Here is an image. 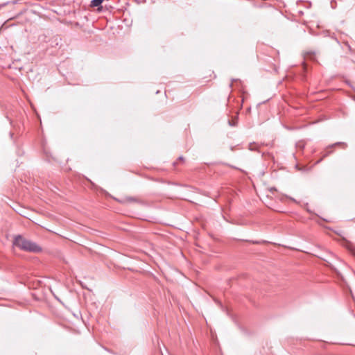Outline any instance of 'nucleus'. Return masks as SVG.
Instances as JSON below:
<instances>
[{"label":"nucleus","mask_w":355,"mask_h":355,"mask_svg":"<svg viewBox=\"0 0 355 355\" xmlns=\"http://www.w3.org/2000/svg\"><path fill=\"white\" fill-rule=\"evenodd\" d=\"M120 202L123 204L134 202L144 204V201L141 198L135 196H125Z\"/></svg>","instance_id":"obj_2"},{"label":"nucleus","mask_w":355,"mask_h":355,"mask_svg":"<svg viewBox=\"0 0 355 355\" xmlns=\"http://www.w3.org/2000/svg\"><path fill=\"white\" fill-rule=\"evenodd\" d=\"M336 146H341L342 148H346L347 145L346 143H344V142H336L327 148L325 153H324L322 157H325L328 156L329 154H331L332 153V151L329 150V149L332 148L334 147H336Z\"/></svg>","instance_id":"obj_3"},{"label":"nucleus","mask_w":355,"mask_h":355,"mask_svg":"<svg viewBox=\"0 0 355 355\" xmlns=\"http://www.w3.org/2000/svg\"><path fill=\"white\" fill-rule=\"evenodd\" d=\"M237 123L236 120L229 121V124L232 126H235Z\"/></svg>","instance_id":"obj_5"},{"label":"nucleus","mask_w":355,"mask_h":355,"mask_svg":"<svg viewBox=\"0 0 355 355\" xmlns=\"http://www.w3.org/2000/svg\"><path fill=\"white\" fill-rule=\"evenodd\" d=\"M178 161L184 163V158L182 156H180L178 157Z\"/></svg>","instance_id":"obj_6"},{"label":"nucleus","mask_w":355,"mask_h":355,"mask_svg":"<svg viewBox=\"0 0 355 355\" xmlns=\"http://www.w3.org/2000/svg\"><path fill=\"white\" fill-rule=\"evenodd\" d=\"M178 164V162H174L173 165L175 166Z\"/></svg>","instance_id":"obj_7"},{"label":"nucleus","mask_w":355,"mask_h":355,"mask_svg":"<svg viewBox=\"0 0 355 355\" xmlns=\"http://www.w3.org/2000/svg\"><path fill=\"white\" fill-rule=\"evenodd\" d=\"M13 245L21 250L30 252L38 253L42 250V248L36 243L28 240L21 235H17L15 237Z\"/></svg>","instance_id":"obj_1"},{"label":"nucleus","mask_w":355,"mask_h":355,"mask_svg":"<svg viewBox=\"0 0 355 355\" xmlns=\"http://www.w3.org/2000/svg\"><path fill=\"white\" fill-rule=\"evenodd\" d=\"M101 0H92L91 1V6L92 7H98L102 3Z\"/></svg>","instance_id":"obj_4"}]
</instances>
